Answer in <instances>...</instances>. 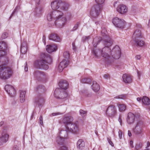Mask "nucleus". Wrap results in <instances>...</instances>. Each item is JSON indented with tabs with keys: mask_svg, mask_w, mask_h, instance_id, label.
Wrapping results in <instances>:
<instances>
[{
	"mask_svg": "<svg viewBox=\"0 0 150 150\" xmlns=\"http://www.w3.org/2000/svg\"><path fill=\"white\" fill-rule=\"evenodd\" d=\"M40 58L35 62V64L36 67L45 70L47 69L49 67L48 64H50L52 62L51 57L49 54L42 53L40 55Z\"/></svg>",
	"mask_w": 150,
	"mask_h": 150,
	"instance_id": "nucleus-1",
	"label": "nucleus"
},
{
	"mask_svg": "<svg viewBox=\"0 0 150 150\" xmlns=\"http://www.w3.org/2000/svg\"><path fill=\"white\" fill-rule=\"evenodd\" d=\"M6 60L3 61L2 64L0 65V76L4 79L9 78L12 72L11 68L7 66L8 60L6 58Z\"/></svg>",
	"mask_w": 150,
	"mask_h": 150,
	"instance_id": "nucleus-2",
	"label": "nucleus"
},
{
	"mask_svg": "<svg viewBox=\"0 0 150 150\" xmlns=\"http://www.w3.org/2000/svg\"><path fill=\"white\" fill-rule=\"evenodd\" d=\"M104 44L105 46L101 50V55L105 60L107 61L110 57L111 50L109 47L112 45V41L110 39L106 40L104 41Z\"/></svg>",
	"mask_w": 150,
	"mask_h": 150,
	"instance_id": "nucleus-3",
	"label": "nucleus"
},
{
	"mask_svg": "<svg viewBox=\"0 0 150 150\" xmlns=\"http://www.w3.org/2000/svg\"><path fill=\"white\" fill-rule=\"evenodd\" d=\"M51 6L52 9L55 11H67L68 8V5L65 3L63 2L61 0H57L51 3Z\"/></svg>",
	"mask_w": 150,
	"mask_h": 150,
	"instance_id": "nucleus-4",
	"label": "nucleus"
},
{
	"mask_svg": "<svg viewBox=\"0 0 150 150\" xmlns=\"http://www.w3.org/2000/svg\"><path fill=\"white\" fill-rule=\"evenodd\" d=\"M142 38L140 30L137 29L136 30L132 36V39L135 42V44L137 46L142 47L144 45V42L139 39Z\"/></svg>",
	"mask_w": 150,
	"mask_h": 150,
	"instance_id": "nucleus-5",
	"label": "nucleus"
},
{
	"mask_svg": "<svg viewBox=\"0 0 150 150\" xmlns=\"http://www.w3.org/2000/svg\"><path fill=\"white\" fill-rule=\"evenodd\" d=\"M79 128L77 122L71 123L69 125V126L66 127V131L74 134H77L79 132Z\"/></svg>",
	"mask_w": 150,
	"mask_h": 150,
	"instance_id": "nucleus-6",
	"label": "nucleus"
},
{
	"mask_svg": "<svg viewBox=\"0 0 150 150\" xmlns=\"http://www.w3.org/2000/svg\"><path fill=\"white\" fill-rule=\"evenodd\" d=\"M34 77L39 81H46L48 78L47 74L44 72L39 70L35 71L33 73Z\"/></svg>",
	"mask_w": 150,
	"mask_h": 150,
	"instance_id": "nucleus-7",
	"label": "nucleus"
},
{
	"mask_svg": "<svg viewBox=\"0 0 150 150\" xmlns=\"http://www.w3.org/2000/svg\"><path fill=\"white\" fill-rule=\"evenodd\" d=\"M54 96L57 98L64 99L67 97L68 94L65 91L57 88L54 91Z\"/></svg>",
	"mask_w": 150,
	"mask_h": 150,
	"instance_id": "nucleus-8",
	"label": "nucleus"
},
{
	"mask_svg": "<svg viewBox=\"0 0 150 150\" xmlns=\"http://www.w3.org/2000/svg\"><path fill=\"white\" fill-rule=\"evenodd\" d=\"M54 24L58 28H62L65 23L66 19V18L63 15V13L61 15L55 18Z\"/></svg>",
	"mask_w": 150,
	"mask_h": 150,
	"instance_id": "nucleus-9",
	"label": "nucleus"
},
{
	"mask_svg": "<svg viewBox=\"0 0 150 150\" xmlns=\"http://www.w3.org/2000/svg\"><path fill=\"white\" fill-rule=\"evenodd\" d=\"M112 23L115 27L121 29L124 28L126 25V22L124 20L117 17L113 19Z\"/></svg>",
	"mask_w": 150,
	"mask_h": 150,
	"instance_id": "nucleus-10",
	"label": "nucleus"
},
{
	"mask_svg": "<svg viewBox=\"0 0 150 150\" xmlns=\"http://www.w3.org/2000/svg\"><path fill=\"white\" fill-rule=\"evenodd\" d=\"M110 55L115 59H118L120 58L121 55V51L118 46H116L111 50Z\"/></svg>",
	"mask_w": 150,
	"mask_h": 150,
	"instance_id": "nucleus-11",
	"label": "nucleus"
},
{
	"mask_svg": "<svg viewBox=\"0 0 150 150\" xmlns=\"http://www.w3.org/2000/svg\"><path fill=\"white\" fill-rule=\"evenodd\" d=\"M100 7L99 5L96 4L92 7L90 12V14L93 17L98 16L99 14L100 11Z\"/></svg>",
	"mask_w": 150,
	"mask_h": 150,
	"instance_id": "nucleus-12",
	"label": "nucleus"
},
{
	"mask_svg": "<svg viewBox=\"0 0 150 150\" xmlns=\"http://www.w3.org/2000/svg\"><path fill=\"white\" fill-rule=\"evenodd\" d=\"M116 113V109L115 106L114 105L109 106L106 111V114L110 117H114Z\"/></svg>",
	"mask_w": 150,
	"mask_h": 150,
	"instance_id": "nucleus-13",
	"label": "nucleus"
},
{
	"mask_svg": "<svg viewBox=\"0 0 150 150\" xmlns=\"http://www.w3.org/2000/svg\"><path fill=\"white\" fill-rule=\"evenodd\" d=\"M61 136H58L56 138V142L59 144H62L64 143V139L67 136V131L64 130H62L60 132Z\"/></svg>",
	"mask_w": 150,
	"mask_h": 150,
	"instance_id": "nucleus-14",
	"label": "nucleus"
},
{
	"mask_svg": "<svg viewBox=\"0 0 150 150\" xmlns=\"http://www.w3.org/2000/svg\"><path fill=\"white\" fill-rule=\"evenodd\" d=\"M62 14V12L59 10L54 11L52 12H50L47 15V20L51 21L54 18H55Z\"/></svg>",
	"mask_w": 150,
	"mask_h": 150,
	"instance_id": "nucleus-15",
	"label": "nucleus"
},
{
	"mask_svg": "<svg viewBox=\"0 0 150 150\" xmlns=\"http://www.w3.org/2000/svg\"><path fill=\"white\" fill-rule=\"evenodd\" d=\"M4 88L10 97H14L16 95V91L14 88L11 85H6Z\"/></svg>",
	"mask_w": 150,
	"mask_h": 150,
	"instance_id": "nucleus-16",
	"label": "nucleus"
},
{
	"mask_svg": "<svg viewBox=\"0 0 150 150\" xmlns=\"http://www.w3.org/2000/svg\"><path fill=\"white\" fill-rule=\"evenodd\" d=\"M9 137L7 129H5L2 131L0 136L1 141L4 143H6L7 142Z\"/></svg>",
	"mask_w": 150,
	"mask_h": 150,
	"instance_id": "nucleus-17",
	"label": "nucleus"
},
{
	"mask_svg": "<svg viewBox=\"0 0 150 150\" xmlns=\"http://www.w3.org/2000/svg\"><path fill=\"white\" fill-rule=\"evenodd\" d=\"M69 63V61L64 59L60 62L58 67V70L59 72H62L63 69L67 66Z\"/></svg>",
	"mask_w": 150,
	"mask_h": 150,
	"instance_id": "nucleus-18",
	"label": "nucleus"
},
{
	"mask_svg": "<svg viewBox=\"0 0 150 150\" xmlns=\"http://www.w3.org/2000/svg\"><path fill=\"white\" fill-rule=\"evenodd\" d=\"M122 78L123 81L126 83H130L132 82V78L131 76L126 74H123Z\"/></svg>",
	"mask_w": 150,
	"mask_h": 150,
	"instance_id": "nucleus-19",
	"label": "nucleus"
},
{
	"mask_svg": "<svg viewBox=\"0 0 150 150\" xmlns=\"http://www.w3.org/2000/svg\"><path fill=\"white\" fill-rule=\"evenodd\" d=\"M136 115L132 112H129L128 114L127 118V121L129 124H131L134 122Z\"/></svg>",
	"mask_w": 150,
	"mask_h": 150,
	"instance_id": "nucleus-20",
	"label": "nucleus"
},
{
	"mask_svg": "<svg viewBox=\"0 0 150 150\" xmlns=\"http://www.w3.org/2000/svg\"><path fill=\"white\" fill-rule=\"evenodd\" d=\"M73 120V117L71 116H68L64 117L62 120V122L65 126H69V124H71Z\"/></svg>",
	"mask_w": 150,
	"mask_h": 150,
	"instance_id": "nucleus-21",
	"label": "nucleus"
},
{
	"mask_svg": "<svg viewBox=\"0 0 150 150\" xmlns=\"http://www.w3.org/2000/svg\"><path fill=\"white\" fill-rule=\"evenodd\" d=\"M117 11L121 14H123L126 13L127 11V8L125 5L120 4L117 8Z\"/></svg>",
	"mask_w": 150,
	"mask_h": 150,
	"instance_id": "nucleus-22",
	"label": "nucleus"
},
{
	"mask_svg": "<svg viewBox=\"0 0 150 150\" xmlns=\"http://www.w3.org/2000/svg\"><path fill=\"white\" fill-rule=\"evenodd\" d=\"M47 51L49 53L55 51L57 49V47L56 45H47L46 47Z\"/></svg>",
	"mask_w": 150,
	"mask_h": 150,
	"instance_id": "nucleus-23",
	"label": "nucleus"
},
{
	"mask_svg": "<svg viewBox=\"0 0 150 150\" xmlns=\"http://www.w3.org/2000/svg\"><path fill=\"white\" fill-rule=\"evenodd\" d=\"M44 102V100L43 98L41 96H37L35 98V103L36 105L38 106H40Z\"/></svg>",
	"mask_w": 150,
	"mask_h": 150,
	"instance_id": "nucleus-24",
	"label": "nucleus"
},
{
	"mask_svg": "<svg viewBox=\"0 0 150 150\" xmlns=\"http://www.w3.org/2000/svg\"><path fill=\"white\" fill-rule=\"evenodd\" d=\"M102 30H101V35L104 37L103 38V42L106 40L110 39L111 40V39L108 35H107V32L106 29L104 27H102Z\"/></svg>",
	"mask_w": 150,
	"mask_h": 150,
	"instance_id": "nucleus-25",
	"label": "nucleus"
},
{
	"mask_svg": "<svg viewBox=\"0 0 150 150\" xmlns=\"http://www.w3.org/2000/svg\"><path fill=\"white\" fill-rule=\"evenodd\" d=\"M49 38L50 40H52L55 42H59L60 41V38L58 35L56 34L52 33L49 36Z\"/></svg>",
	"mask_w": 150,
	"mask_h": 150,
	"instance_id": "nucleus-26",
	"label": "nucleus"
},
{
	"mask_svg": "<svg viewBox=\"0 0 150 150\" xmlns=\"http://www.w3.org/2000/svg\"><path fill=\"white\" fill-rule=\"evenodd\" d=\"M43 8L40 6L36 7L34 11V14L37 16H40L42 13Z\"/></svg>",
	"mask_w": 150,
	"mask_h": 150,
	"instance_id": "nucleus-27",
	"label": "nucleus"
},
{
	"mask_svg": "<svg viewBox=\"0 0 150 150\" xmlns=\"http://www.w3.org/2000/svg\"><path fill=\"white\" fill-rule=\"evenodd\" d=\"M59 86L62 90H65L68 87V83L66 80H62L59 83Z\"/></svg>",
	"mask_w": 150,
	"mask_h": 150,
	"instance_id": "nucleus-28",
	"label": "nucleus"
},
{
	"mask_svg": "<svg viewBox=\"0 0 150 150\" xmlns=\"http://www.w3.org/2000/svg\"><path fill=\"white\" fill-rule=\"evenodd\" d=\"M8 47L6 42L4 41L0 42V49L7 52L8 50Z\"/></svg>",
	"mask_w": 150,
	"mask_h": 150,
	"instance_id": "nucleus-29",
	"label": "nucleus"
},
{
	"mask_svg": "<svg viewBox=\"0 0 150 150\" xmlns=\"http://www.w3.org/2000/svg\"><path fill=\"white\" fill-rule=\"evenodd\" d=\"M91 87L95 92H97L100 89L99 85L97 83L96 81L93 82V84L91 86Z\"/></svg>",
	"mask_w": 150,
	"mask_h": 150,
	"instance_id": "nucleus-30",
	"label": "nucleus"
},
{
	"mask_svg": "<svg viewBox=\"0 0 150 150\" xmlns=\"http://www.w3.org/2000/svg\"><path fill=\"white\" fill-rule=\"evenodd\" d=\"M77 144L78 148L81 150L83 149L85 146V142L82 139L78 140Z\"/></svg>",
	"mask_w": 150,
	"mask_h": 150,
	"instance_id": "nucleus-31",
	"label": "nucleus"
},
{
	"mask_svg": "<svg viewBox=\"0 0 150 150\" xmlns=\"http://www.w3.org/2000/svg\"><path fill=\"white\" fill-rule=\"evenodd\" d=\"M20 98V102L23 103L25 100V94L26 92L25 91L21 90L19 91Z\"/></svg>",
	"mask_w": 150,
	"mask_h": 150,
	"instance_id": "nucleus-32",
	"label": "nucleus"
},
{
	"mask_svg": "<svg viewBox=\"0 0 150 150\" xmlns=\"http://www.w3.org/2000/svg\"><path fill=\"white\" fill-rule=\"evenodd\" d=\"M142 101V103L145 105H148L150 104V99L146 96L143 97Z\"/></svg>",
	"mask_w": 150,
	"mask_h": 150,
	"instance_id": "nucleus-33",
	"label": "nucleus"
},
{
	"mask_svg": "<svg viewBox=\"0 0 150 150\" xmlns=\"http://www.w3.org/2000/svg\"><path fill=\"white\" fill-rule=\"evenodd\" d=\"M27 51V47L26 44L25 42H23L21 44V51L23 54L25 53Z\"/></svg>",
	"mask_w": 150,
	"mask_h": 150,
	"instance_id": "nucleus-34",
	"label": "nucleus"
},
{
	"mask_svg": "<svg viewBox=\"0 0 150 150\" xmlns=\"http://www.w3.org/2000/svg\"><path fill=\"white\" fill-rule=\"evenodd\" d=\"M80 81L82 83L91 84V83L92 80L89 78H85L81 79Z\"/></svg>",
	"mask_w": 150,
	"mask_h": 150,
	"instance_id": "nucleus-35",
	"label": "nucleus"
},
{
	"mask_svg": "<svg viewBox=\"0 0 150 150\" xmlns=\"http://www.w3.org/2000/svg\"><path fill=\"white\" fill-rule=\"evenodd\" d=\"M98 39L99 40L97 42H96V40H97L96 38H95L93 39V46L95 47H96L97 45L100 42H102V43L104 44L103 40L102 39V38H100Z\"/></svg>",
	"mask_w": 150,
	"mask_h": 150,
	"instance_id": "nucleus-36",
	"label": "nucleus"
},
{
	"mask_svg": "<svg viewBox=\"0 0 150 150\" xmlns=\"http://www.w3.org/2000/svg\"><path fill=\"white\" fill-rule=\"evenodd\" d=\"M92 52L94 56L96 57H98L100 56L101 53V50H100L93 49Z\"/></svg>",
	"mask_w": 150,
	"mask_h": 150,
	"instance_id": "nucleus-37",
	"label": "nucleus"
},
{
	"mask_svg": "<svg viewBox=\"0 0 150 150\" xmlns=\"http://www.w3.org/2000/svg\"><path fill=\"white\" fill-rule=\"evenodd\" d=\"M142 128H134L133 130L134 133L136 135L141 134L142 132Z\"/></svg>",
	"mask_w": 150,
	"mask_h": 150,
	"instance_id": "nucleus-38",
	"label": "nucleus"
},
{
	"mask_svg": "<svg viewBox=\"0 0 150 150\" xmlns=\"http://www.w3.org/2000/svg\"><path fill=\"white\" fill-rule=\"evenodd\" d=\"M119 110L120 112L124 111L126 109V106L124 104H120L118 105Z\"/></svg>",
	"mask_w": 150,
	"mask_h": 150,
	"instance_id": "nucleus-39",
	"label": "nucleus"
},
{
	"mask_svg": "<svg viewBox=\"0 0 150 150\" xmlns=\"http://www.w3.org/2000/svg\"><path fill=\"white\" fill-rule=\"evenodd\" d=\"M143 126V123L140 121L137 122L136 126L134 128H142Z\"/></svg>",
	"mask_w": 150,
	"mask_h": 150,
	"instance_id": "nucleus-40",
	"label": "nucleus"
},
{
	"mask_svg": "<svg viewBox=\"0 0 150 150\" xmlns=\"http://www.w3.org/2000/svg\"><path fill=\"white\" fill-rule=\"evenodd\" d=\"M127 96L125 94H122L119 95L118 96H115L114 97L115 98V99H125L126 98Z\"/></svg>",
	"mask_w": 150,
	"mask_h": 150,
	"instance_id": "nucleus-41",
	"label": "nucleus"
},
{
	"mask_svg": "<svg viewBox=\"0 0 150 150\" xmlns=\"http://www.w3.org/2000/svg\"><path fill=\"white\" fill-rule=\"evenodd\" d=\"M80 23L79 22H77L76 24L74 25L73 28L71 30V31H74L76 30L78 28Z\"/></svg>",
	"mask_w": 150,
	"mask_h": 150,
	"instance_id": "nucleus-42",
	"label": "nucleus"
},
{
	"mask_svg": "<svg viewBox=\"0 0 150 150\" xmlns=\"http://www.w3.org/2000/svg\"><path fill=\"white\" fill-rule=\"evenodd\" d=\"M82 92L84 95L87 97H90L91 96V93H89L86 90H83Z\"/></svg>",
	"mask_w": 150,
	"mask_h": 150,
	"instance_id": "nucleus-43",
	"label": "nucleus"
},
{
	"mask_svg": "<svg viewBox=\"0 0 150 150\" xmlns=\"http://www.w3.org/2000/svg\"><path fill=\"white\" fill-rule=\"evenodd\" d=\"M37 89L42 92H44L45 91V87L42 85H39L37 87Z\"/></svg>",
	"mask_w": 150,
	"mask_h": 150,
	"instance_id": "nucleus-44",
	"label": "nucleus"
},
{
	"mask_svg": "<svg viewBox=\"0 0 150 150\" xmlns=\"http://www.w3.org/2000/svg\"><path fill=\"white\" fill-rule=\"evenodd\" d=\"M64 57L67 59H68L70 57V54L68 51H66L63 53Z\"/></svg>",
	"mask_w": 150,
	"mask_h": 150,
	"instance_id": "nucleus-45",
	"label": "nucleus"
},
{
	"mask_svg": "<svg viewBox=\"0 0 150 150\" xmlns=\"http://www.w3.org/2000/svg\"><path fill=\"white\" fill-rule=\"evenodd\" d=\"M142 144L141 143H139L136 145L135 148L137 150H139L142 146Z\"/></svg>",
	"mask_w": 150,
	"mask_h": 150,
	"instance_id": "nucleus-46",
	"label": "nucleus"
},
{
	"mask_svg": "<svg viewBox=\"0 0 150 150\" xmlns=\"http://www.w3.org/2000/svg\"><path fill=\"white\" fill-rule=\"evenodd\" d=\"M8 36V33L6 32L4 33L2 35L1 37L0 38L1 40H2L3 39L7 38Z\"/></svg>",
	"mask_w": 150,
	"mask_h": 150,
	"instance_id": "nucleus-47",
	"label": "nucleus"
},
{
	"mask_svg": "<svg viewBox=\"0 0 150 150\" xmlns=\"http://www.w3.org/2000/svg\"><path fill=\"white\" fill-rule=\"evenodd\" d=\"M20 8V7L18 6H17L16 8H15L12 13L11 14L10 18H11L13 15L16 12L18 11V10Z\"/></svg>",
	"mask_w": 150,
	"mask_h": 150,
	"instance_id": "nucleus-48",
	"label": "nucleus"
},
{
	"mask_svg": "<svg viewBox=\"0 0 150 150\" xmlns=\"http://www.w3.org/2000/svg\"><path fill=\"white\" fill-rule=\"evenodd\" d=\"M80 113L83 117H84L86 115V112L82 110H80L79 111Z\"/></svg>",
	"mask_w": 150,
	"mask_h": 150,
	"instance_id": "nucleus-49",
	"label": "nucleus"
},
{
	"mask_svg": "<svg viewBox=\"0 0 150 150\" xmlns=\"http://www.w3.org/2000/svg\"><path fill=\"white\" fill-rule=\"evenodd\" d=\"M91 38L90 36H84L82 38V40L83 41H85L88 40V39Z\"/></svg>",
	"mask_w": 150,
	"mask_h": 150,
	"instance_id": "nucleus-50",
	"label": "nucleus"
},
{
	"mask_svg": "<svg viewBox=\"0 0 150 150\" xmlns=\"http://www.w3.org/2000/svg\"><path fill=\"white\" fill-rule=\"evenodd\" d=\"M104 1L105 0H95L96 2L99 5L103 3Z\"/></svg>",
	"mask_w": 150,
	"mask_h": 150,
	"instance_id": "nucleus-51",
	"label": "nucleus"
},
{
	"mask_svg": "<svg viewBox=\"0 0 150 150\" xmlns=\"http://www.w3.org/2000/svg\"><path fill=\"white\" fill-rule=\"evenodd\" d=\"M118 121L120 123V125H122V117L121 115H120L119 116Z\"/></svg>",
	"mask_w": 150,
	"mask_h": 150,
	"instance_id": "nucleus-52",
	"label": "nucleus"
},
{
	"mask_svg": "<svg viewBox=\"0 0 150 150\" xmlns=\"http://www.w3.org/2000/svg\"><path fill=\"white\" fill-rule=\"evenodd\" d=\"M40 121V124L42 125H43V123L42 121V115H40L39 118Z\"/></svg>",
	"mask_w": 150,
	"mask_h": 150,
	"instance_id": "nucleus-53",
	"label": "nucleus"
},
{
	"mask_svg": "<svg viewBox=\"0 0 150 150\" xmlns=\"http://www.w3.org/2000/svg\"><path fill=\"white\" fill-rule=\"evenodd\" d=\"M108 141L109 143V144L111 145L112 146H114V144L111 141L110 139H109V138H107Z\"/></svg>",
	"mask_w": 150,
	"mask_h": 150,
	"instance_id": "nucleus-54",
	"label": "nucleus"
},
{
	"mask_svg": "<svg viewBox=\"0 0 150 150\" xmlns=\"http://www.w3.org/2000/svg\"><path fill=\"white\" fill-rule=\"evenodd\" d=\"M150 142L149 141H148L147 143V145L146 147V149L145 150H150V149L148 148L150 145Z\"/></svg>",
	"mask_w": 150,
	"mask_h": 150,
	"instance_id": "nucleus-55",
	"label": "nucleus"
},
{
	"mask_svg": "<svg viewBox=\"0 0 150 150\" xmlns=\"http://www.w3.org/2000/svg\"><path fill=\"white\" fill-rule=\"evenodd\" d=\"M60 150H67V148L65 146H63L61 147Z\"/></svg>",
	"mask_w": 150,
	"mask_h": 150,
	"instance_id": "nucleus-56",
	"label": "nucleus"
},
{
	"mask_svg": "<svg viewBox=\"0 0 150 150\" xmlns=\"http://www.w3.org/2000/svg\"><path fill=\"white\" fill-rule=\"evenodd\" d=\"M61 114V113L60 112H57V113H53L51 115L52 116H55V115H59Z\"/></svg>",
	"mask_w": 150,
	"mask_h": 150,
	"instance_id": "nucleus-57",
	"label": "nucleus"
},
{
	"mask_svg": "<svg viewBox=\"0 0 150 150\" xmlns=\"http://www.w3.org/2000/svg\"><path fill=\"white\" fill-rule=\"evenodd\" d=\"M25 70L26 71H28V67L27 66V62H26L25 63Z\"/></svg>",
	"mask_w": 150,
	"mask_h": 150,
	"instance_id": "nucleus-58",
	"label": "nucleus"
},
{
	"mask_svg": "<svg viewBox=\"0 0 150 150\" xmlns=\"http://www.w3.org/2000/svg\"><path fill=\"white\" fill-rule=\"evenodd\" d=\"M13 150H19L18 147L17 145H14L13 148Z\"/></svg>",
	"mask_w": 150,
	"mask_h": 150,
	"instance_id": "nucleus-59",
	"label": "nucleus"
},
{
	"mask_svg": "<svg viewBox=\"0 0 150 150\" xmlns=\"http://www.w3.org/2000/svg\"><path fill=\"white\" fill-rule=\"evenodd\" d=\"M119 136L120 139H121L122 137V132L121 131L119 132Z\"/></svg>",
	"mask_w": 150,
	"mask_h": 150,
	"instance_id": "nucleus-60",
	"label": "nucleus"
},
{
	"mask_svg": "<svg viewBox=\"0 0 150 150\" xmlns=\"http://www.w3.org/2000/svg\"><path fill=\"white\" fill-rule=\"evenodd\" d=\"M104 78L106 79H108L109 77V75L107 74H105L103 76Z\"/></svg>",
	"mask_w": 150,
	"mask_h": 150,
	"instance_id": "nucleus-61",
	"label": "nucleus"
},
{
	"mask_svg": "<svg viewBox=\"0 0 150 150\" xmlns=\"http://www.w3.org/2000/svg\"><path fill=\"white\" fill-rule=\"evenodd\" d=\"M36 3V5L37 6V5H38L39 4V2H40V0H35Z\"/></svg>",
	"mask_w": 150,
	"mask_h": 150,
	"instance_id": "nucleus-62",
	"label": "nucleus"
},
{
	"mask_svg": "<svg viewBox=\"0 0 150 150\" xmlns=\"http://www.w3.org/2000/svg\"><path fill=\"white\" fill-rule=\"evenodd\" d=\"M141 58V56L140 55H137L136 56V58L137 59H140Z\"/></svg>",
	"mask_w": 150,
	"mask_h": 150,
	"instance_id": "nucleus-63",
	"label": "nucleus"
},
{
	"mask_svg": "<svg viewBox=\"0 0 150 150\" xmlns=\"http://www.w3.org/2000/svg\"><path fill=\"white\" fill-rule=\"evenodd\" d=\"M133 142L132 141H131L130 142V144L131 147H132V148L134 147V146L133 145Z\"/></svg>",
	"mask_w": 150,
	"mask_h": 150,
	"instance_id": "nucleus-64",
	"label": "nucleus"
}]
</instances>
